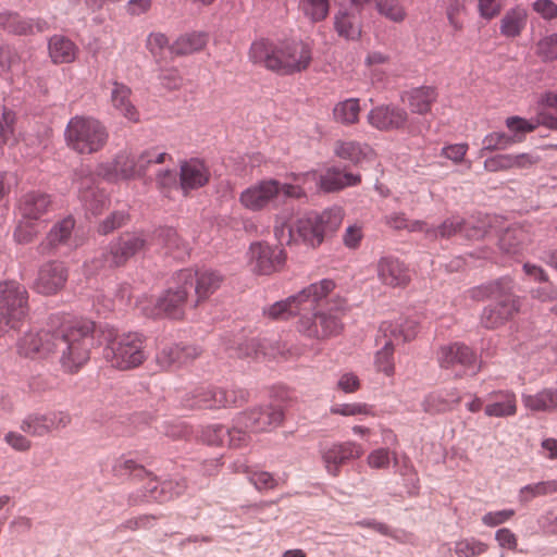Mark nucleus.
I'll list each match as a JSON object with an SVG mask.
<instances>
[{
	"instance_id": "obj_1",
	"label": "nucleus",
	"mask_w": 557,
	"mask_h": 557,
	"mask_svg": "<svg viewBox=\"0 0 557 557\" xmlns=\"http://www.w3.org/2000/svg\"><path fill=\"white\" fill-rule=\"evenodd\" d=\"M250 58L271 71L289 75L308 69L312 53L311 48L302 41L274 47L265 40H259L251 45Z\"/></svg>"
},
{
	"instance_id": "obj_2",
	"label": "nucleus",
	"mask_w": 557,
	"mask_h": 557,
	"mask_svg": "<svg viewBox=\"0 0 557 557\" xmlns=\"http://www.w3.org/2000/svg\"><path fill=\"white\" fill-rule=\"evenodd\" d=\"M95 324L90 321L76 322L65 331L58 332L57 349L60 368L64 373L76 374L89 361Z\"/></svg>"
},
{
	"instance_id": "obj_3",
	"label": "nucleus",
	"mask_w": 557,
	"mask_h": 557,
	"mask_svg": "<svg viewBox=\"0 0 557 557\" xmlns=\"http://www.w3.org/2000/svg\"><path fill=\"white\" fill-rule=\"evenodd\" d=\"M106 339L103 357L114 369L121 371L140 367L148 358L146 338L137 332L119 334L112 329L102 332Z\"/></svg>"
},
{
	"instance_id": "obj_4",
	"label": "nucleus",
	"mask_w": 557,
	"mask_h": 557,
	"mask_svg": "<svg viewBox=\"0 0 557 557\" xmlns=\"http://www.w3.org/2000/svg\"><path fill=\"white\" fill-rule=\"evenodd\" d=\"M166 158H170L168 153L156 150L144 151L139 156L121 150L112 161L99 163L96 175L110 183L129 181L144 175L150 164H161Z\"/></svg>"
},
{
	"instance_id": "obj_5",
	"label": "nucleus",
	"mask_w": 557,
	"mask_h": 557,
	"mask_svg": "<svg viewBox=\"0 0 557 557\" xmlns=\"http://www.w3.org/2000/svg\"><path fill=\"white\" fill-rule=\"evenodd\" d=\"M281 194L285 198L297 200L307 197V191L300 184L295 182L281 183L275 178H264L245 188L239 194L238 201L246 210L260 212L274 203Z\"/></svg>"
},
{
	"instance_id": "obj_6",
	"label": "nucleus",
	"mask_w": 557,
	"mask_h": 557,
	"mask_svg": "<svg viewBox=\"0 0 557 557\" xmlns=\"http://www.w3.org/2000/svg\"><path fill=\"white\" fill-rule=\"evenodd\" d=\"M66 145L79 154L97 153L109 140L106 125L98 119L75 115L67 122L64 131Z\"/></svg>"
},
{
	"instance_id": "obj_7",
	"label": "nucleus",
	"mask_w": 557,
	"mask_h": 557,
	"mask_svg": "<svg viewBox=\"0 0 557 557\" xmlns=\"http://www.w3.org/2000/svg\"><path fill=\"white\" fill-rule=\"evenodd\" d=\"M28 312V293L26 288L15 281L0 283V315L5 323L17 327L18 323Z\"/></svg>"
},
{
	"instance_id": "obj_8",
	"label": "nucleus",
	"mask_w": 557,
	"mask_h": 557,
	"mask_svg": "<svg viewBox=\"0 0 557 557\" xmlns=\"http://www.w3.org/2000/svg\"><path fill=\"white\" fill-rule=\"evenodd\" d=\"M194 273L190 269L178 271L174 276L175 286L168 288L160 297L161 317L182 319L190 288L194 287Z\"/></svg>"
},
{
	"instance_id": "obj_9",
	"label": "nucleus",
	"mask_w": 557,
	"mask_h": 557,
	"mask_svg": "<svg viewBox=\"0 0 557 557\" xmlns=\"http://www.w3.org/2000/svg\"><path fill=\"white\" fill-rule=\"evenodd\" d=\"M149 243V236L145 233H125L112 243L107 252L98 260L99 268H117L124 265L133 256L145 250Z\"/></svg>"
},
{
	"instance_id": "obj_10",
	"label": "nucleus",
	"mask_w": 557,
	"mask_h": 557,
	"mask_svg": "<svg viewBox=\"0 0 557 557\" xmlns=\"http://www.w3.org/2000/svg\"><path fill=\"white\" fill-rule=\"evenodd\" d=\"M367 122L381 132L407 131L411 134L419 132L408 112L393 103L372 108L367 114Z\"/></svg>"
},
{
	"instance_id": "obj_11",
	"label": "nucleus",
	"mask_w": 557,
	"mask_h": 557,
	"mask_svg": "<svg viewBox=\"0 0 557 557\" xmlns=\"http://www.w3.org/2000/svg\"><path fill=\"white\" fill-rule=\"evenodd\" d=\"M288 177L304 188L309 182H315L318 187L325 193L339 191L349 186H356L361 183V176L350 172H342L339 169L329 168L323 174L319 175L315 171L307 173H292Z\"/></svg>"
},
{
	"instance_id": "obj_12",
	"label": "nucleus",
	"mask_w": 557,
	"mask_h": 557,
	"mask_svg": "<svg viewBox=\"0 0 557 557\" xmlns=\"http://www.w3.org/2000/svg\"><path fill=\"white\" fill-rule=\"evenodd\" d=\"M336 284L333 280L323 278L305 287L296 295V299L300 301L305 313L312 311L317 304L327 298L330 310L346 311L348 309L347 299L338 294H334Z\"/></svg>"
},
{
	"instance_id": "obj_13",
	"label": "nucleus",
	"mask_w": 557,
	"mask_h": 557,
	"mask_svg": "<svg viewBox=\"0 0 557 557\" xmlns=\"http://www.w3.org/2000/svg\"><path fill=\"white\" fill-rule=\"evenodd\" d=\"M71 422L72 417L67 411L48 410L27 414L21 421L20 429L30 436L44 437L67 428Z\"/></svg>"
},
{
	"instance_id": "obj_14",
	"label": "nucleus",
	"mask_w": 557,
	"mask_h": 557,
	"mask_svg": "<svg viewBox=\"0 0 557 557\" xmlns=\"http://www.w3.org/2000/svg\"><path fill=\"white\" fill-rule=\"evenodd\" d=\"M345 311L317 312L313 317H301L298 321V331L307 337L325 339L341 334L343 323L339 313Z\"/></svg>"
},
{
	"instance_id": "obj_15",
	"label": "nucleus",
	"mask_w": 557,
	"mask_h": 557,
	"mask_svg": "<svg viewBox=\"0 0 557 557\" xmlns=\"http://www.w3.org/2000/svg\"><path fill=\"white\" fill-rule=\"evenodd\" d=\"M286 261V252L281 246L264 242L250 245L249 264L255 273L269 275L280 271Z\"/></svg>"
},
{
	"instance_id": "obj_16",
	"label": "nucleus",
	"mask_w": 557,
	"mask_h": 557,
	"mask_svg": "<svg viewBox=\"0 0 557 557\" xmlns=\"http://www.w3.org/2000/svg\"><path fill=\"white\" fill-rule=\"evenodd\" d=\"M58 332L41 330L28 332L17 342V352L24 357H47L57 349Z\"/></svg>"
},
{
	"instance_id": "obj_17",
	"label": "nucleus",
	"mask_w": 557,
	"mask_h": 557,
	"mask_svg": "<svg viewBox=\"0 0 557 557\" xmlns=\"http://www.w3.org/2000/svg\"><path fill=\"white\" fill-rule=\"evenodd\" d=\"M363 447L352 441L334 443L322 451V459L327 472L334 476L338 475L339 468L363 455Z\"/></svg>"
},
{
	"instance_id": "obj_18",
	"label": "nucleus",
	"mask_w": 557,
	"mask_h": 557,
	"mask_svg": "<svg viewBox=\"0 0 557 557\" xmlns=\"http://www.w3.org/2000/svg\"><path fill=\"white\" fill-rule=\"evenodd\" d=\"M76 175L79 198L86 210L95 215L101 213L109 206V198L103 191L94 187L95 177L88 169L82 168Z\"/></svg>"
},
{
	"instance_id": "obj_19",
	"label": "nucleus",
	"mask_w": 557,
	"mask_h": 557,
	"mask_svg": "<svg viewBox=\"0 0 557 557\" xmlns=\"http://www.w3.org/2000/svg\"><path fill=\"white\" fill-rule=\"evenodd\" d=\"M184 406L189 409H214L225 407L228 399L222 388L213 386H198L187 393L184 397Z\"/></svg>"
},
{
	"instance_id": "obj_20",
	"label": "nucleus",
	"mask_w": 557,
	"mask_h": 557,
	"mask_svg": "<svg viewBox=\"0 0 557 557\" xmlns=\"http://www.w3.org/2000/svg\"><path fill=\"white\" fill-rule=\"evenodd\" d=\"M376 271L381 283L388 287L404 288L411 281L408 267L394 257L381 258L377 262Z\"/></svg>"
},
{
	"instance_id": "obj_21",
	"label": "nucleus",
	"mask_w": 557,
	"mask_h": 557,
	"mask_svg": "<svg viewBox=\"0 0 557 557\" xmlns=\"http://www.w3.org/2000/svg\"><path fill=\"white\" fill-rule=\"evenodd\" d=\"M288 240L302 243L313 249L323 244L321 232L314 222L312 210L295 220L288 230Z\"/></svg>"
},
{
	"instance_id": "obj_22",
	"label": "nucleus",
	"mask_w": 557,
	"mask_h": 557,
	"mask_svg": "<svg viewBox=\"0 0 557 557\" xmlns=\"http://www.w3.org/2000/svg\"><path fill=\"white\" fill-rule=\"evenodd\" d=\"M67 281V271L61 262L44 264L35 282V289L44 295H52L62 289Z\"/></svg>"
},
{
	"instance_id": "obj_23",
	"label": "nucleus",
	"mask_w": 557,
	"mask_h": 557,
	"mask_svg": "<svg viewBox=\"0 0 557 557\" xmlns=\"http://www.w3.org/2000/svg\"><path fill=\"white\" fill-rule=\"evenodd\" d=\"M283 417L281 408L267 406L242 414L238 419V424L251 431H265L278 426L283 421Z\"/></svg>"
},
{
	"instance_id": "obj_24",
	"label": "nucleus",
	"mask_w": 557,
	"mask_h": 557,
	"mask_svg": "<svg viewBox=\"0 0 557 557\" xmlns=\"http://www.w3.org/2000/svg\"><path fill=\"white\" fill-rule=\"evenodd\" d=\"M539 162L540 157L533 153H505L487 158L484 161V169L487 172L528 170Z\"/></svg>"
},
{
	"instance_id": "obj_25",
	"label": "nucleus",
	"mask_w": 557,
	"mask_h": 557,
	"mask_svg": "<svg viewBox=\"0 0 557 557\" xmlns=\"http://www.w3.org/2000/svg\"><path fill=\"white\" fill-rule=\"evenodd\" d=\"M518 310V300L512 295H505L497 304L483 310L481 324L486 329H496L512 318Z\"/></svg>"
},
{
	"instance_id": "obj_26",
	"label": "nucleus",
	"mask_w": 557,
	"mask_h": 557,
	"mask_svg": "<svg viewBox=\"0 0 557 557\" xmlns=\"http://www.w3.org/2000/svg\"><path fill=\"white\" fill-rule=\"evenodd\" d=\"M518 404L515 392L498 389L488 394L484 413L488 418H510L517 414Z\"/></svg>"
},
{
	"instance_id": "obj_27",
	"label": "nucleus",
	"mask_w": 557,
	"mask_h": 557,
	"mask_svg": "<svg viewBox=\"0 0 557 557\" xmlns=\"http://www.w3.org/2000/svg\"><path fill=\"white\" fill-rule=\"evenodd\" d=\"M210 178L209 169L198 159H190L181 164L180 187L184 195L203 187Z\"/></svg>"
},
{
	"instance_id": "obj_28",
	"label": "nucleus",
	"mask_w": 557,
	"mask_h": 557,
	"mask_svg": "<svg viewBox=\"0 0 557 557\" xmlns=\"http://www.w3.org/2000/svg\"><path fill=\"white\" fill-rule=\"evenodd\" d=\"M379 332L377 343H380L381 337L392 339L395 344L406 343L416 338L419 332V323L409 318H400L395 322L384 321L381 323Z\"/></svg>"
},
{
	"instance_id": "obj_29",
	"label": "nucleus",
	"mask_w": 557,
	"mask_h": 557,
	"mask_svg": "<svg viewBox=\"0 0 557 557\" xmlns=\"http://www.w3.org/2000/svg\"><path fill=\"white\" fill-rule=\"evenodd\" d=\"M201 355L197 346L170 345L157 354V362L163 369L181 367L189 363Z\"/></svg>"
},
{
	"instance_id": "obj_30",
	"label": "nucleus",
	"mask_w": 557,
	"mask_h": 557,
	"mask_svg": "<svg viewBox=\"0 0 557 557\" xmlns=\"http://www.w3.org/2000/svg\"><path fill=\"white\" fill-rule=\"evenodd\" d=\"M437 96L434 87L421 86L404 92L401 100L412 114L425 115L431 112Z\"/></svg>"
},
{
	"instance_id": "obj_31",
	"label": "nucleus",
	"mask_w": 557,
	"mask_h": 557,
	"mask_svg": "<svg viewBox=\"0 0 557 557\" xmlns=\"http://www.w3.org/2000/svg\"><path fill=\"white\" fill-rule=\"evenodd\" d=\"M437 359L444 369H450L456 364L470 367L475 361V354L465 344L453 343L440 348Z\"/></svg>"
},
{
	"instance_id": "obj_32",
	"label": "nucleus",
	"mask_w": 557,
	"mask_h": 557,
	"mask_svg": "<svg viewBox=\"0 0 557 557\" xmlns=\"http://www.w3.org/2000/svg\"><path fill=\"white\" fill-rule=\"evenodd\" d=\"M51 207L50 196L41 191L26 193L20 200L18 210L22 219L39 221Z\"/></svg>"
},
{
	"instance_id": "obj_33",
	"label": "nucleus",
	"mask_w": 557,
	"mask_h": 557,
	"mask_svg": "<svg viewBox=\"0 0 557 557\" xmlns=\"http://www.w3.org/2000/svg\"><path fill=\"white\" fill-rule=\"evenodd\" d=\"M132 89L123 83L114 82L111 89V103L125 119L138 123L140 114L132 99Z\"/></svg>"
},
{
	"instance_id": "obj_34",
	"label": "nucleus",
	"mask_w": 557,
	"mask_h": 557,
	"mask_svg": "<svg viewBox=\"0 0 557 557\" xmlns=\"http://www.w3.org/2000/svg\"><path fill=\"white\" fill-rule=\"evenodd\" d=\"M460 400L461 396L457 388H444L430 393L424 398L422 407L426 412L440 413L450 410Z\"/></svg>"
},
{
	"instance_id": "obj_35",
	"label": "nucleus",
	"mask_w": 557,
	"mask_h": 557,
	"mask_svg": "<svg viewBox=\"0 0 557 557\" xmlns=\"http://www.w3.org/2000/svg\"><path fill=\"white\" fill-rule=\"evenodd\" d=\"M521 400L525 409L532 412L557 411V388L548 387L535 394H522Z\"/></svg>"
},
{
	"instance_id": "obj_36",
	"label": "nucleus",
	"mask_w": 557,
	"mask_h": 557,
	"mask_svg": "<svg viewBox=\"0 0 557 557\" xmlns=\"http://www.w3.org/2000/svg\"><path fill=\"white\" fill-rule=\"evenodd\" d=\"M312 213L323 242L338 231L344 220V210L337 206L322 211L312 210Z\"/></svg>"
},
{
	"instance_id": "obj_37",
	"label": "nucleus",
	"mask_w": 557,
	"mask_h": 557,
	"mask_svg": "<svg viewBox=\"0 0 557 557\" xmlns=\"http://www.w3.org/2000/svg\"><path fill=\"white\" fill-rule=\"evenodd\" d=\"M334 154L343 160L350 161L359 164L362 160L369 159L373 156V150L370 146L360 144L356 140H337L334 144Z\"/></svg>"
},
{
	"instance_id": "obj_38",
	"label": "nucleus",
	"mask_w": 557,
	"mask_h": 557,
	"mask_svg": "<svg viewBox=\"0 0 557 557\" xmlns=\"http://www.w3.org/2000/svg\"><path fill=\"white\" fill-rule=\"evenodd\" d=\"M194 286L197 296V304L208 299L218 290L223 282V277L215 271L203 270L194 272Z\"/></svg>"
},
{
	"instance_id": "obj_39",
	"label": "nucleus",
	"mask_w": 557,
	"mask_h": 557,
	"mask_svg": "<svg viewBox=\"0 0 557 557\" xmlns=\"http://www.w3.org/2000/svg\"><path fill=\"white\" fill-rule=\"evenodd\" d=\"M77 52V46L71 39L62 35H54L49 40V54L55 64L75 61Z\"/></svg>"
},
{
	"instance_id": "obj_40",
	"label": "nucleus",
	"mask_w": 557,
	"mask_h": 557,
	"mask_svg": "<svg viewBox=\"0 0 557 557\" xmlns=\"http://www.w3.org/2000/svg\"><path fill=\"white\" fill-rule=\"evenodd\" d=\"M208 42V35L202 32H193L180 36L170 47L175 55H188L201 51Z\"/></svg>"
},
{
	"instance_id": "obj_41",
	"label": "nucleus",
	"mask_w": 557,
	"mask_h": 557,
	"mask_svg": "<svg viewBox=\"0 0 557 557\" xmlns=\"http://www.w3.org/2000/svg\"><path fill=\"white\" fill-rule=\"evenodd\" d=\"M385 223L389 227L397 231H408V232H421L424 233L425 236H436V231L433 226H430L425 221L421 220H410L407 218L405 213L394 212L389 215L385 216Z\"/></svg>"
},
{
	"instance_id": "obj_42",
	"label": "nucleus",
	"mask_w": 557,
	"mask_h": 557,
	"mask_svg": "<svg viewBox=\"0 0 557 557\" xmlns=\"http://www.w3.org/2000/svg\"><path fill=\"white\" fill-rule=\"evenodd\" d=\"M360 99L348 98L337 102L333 108V119L336 123L344 126H351L359 122L360 119Z\"/></svg>"
},
{
	"instance_id": "obj_43",
	"label": "nucleus",
	"mask_w": 557,
	"mask_h": 557,
	"mask_svg": "<svg viewBox=\"0 0 557 557\" xmlns=\"http://www.w3.org/2000/svg\"><path fill=\"white\" fill-rule=\"evenodd\" d=\"M264 313L273 320H287L294 315L305 317V311L296 295L270 306Z\"/></svg>"
},
{
	"instance_id": "obj_44",
	"label": "nucleus",
	"mask_w": 557,
	"mask_h": 557,
	"mask_svg": "<svg viewBox=\"0 0 557 557\" xmlns=\"http://www.w3.org/2000/svg\"><path fill=\"white\" fill-rule=\"evenodd\" d=\"M557 492V479L528 484L519 490L521 504H528L535 497L552 495Z\"/></svg>"
},
{
	"instance_id": "obj_45",
	"label": "nucleus",
	"mask_w": 557,
	"mask_h": 557,
	"mask_svg": "<svg viewBox=\"0 0 557 557\" xmlns=\"http://www.w3.org/2000/svg\"><path fill=\"white\" fill-rule=\"evenodd\" d=\"M527 24V13L523 9L508 11L500 21V32L507 37H516Z\"/></svg>"
},
{
	"instance_id": "obj_46",
	"label": "nucleus",
	"mask_w": 557,
	"mask_h": 557,
	"mask_svg": "<svg viewBox=\"0 0 557 557\" xmlns=\"http://www.w3.org/2000/svg\"><path fill=\"white\" fill-rule=\"evenodd\" d=\"M519 143H522V138L519 136H509L504 132H493L483 138L480 156L483 157L485 151L505 150Z\"/></svg>"
},
{
	"instance_id": "obj_47",
	"label": "nucleus",
	"mask_w": 557,
	"mask_h": 557,
	"mask_svg": "<svg viewBox=\"0 0 557 557\" xmlns=\"http://www.w3.org/2000/svg\"><path fill=\"white\" fill-rule=\"evenodd\" d=\"M488 550V544L476 537H463L455 542L454 553L457 557H480Z\"/></svg>"
},
{
	"instance_id": "obj_48",
	"label": "nucleus",
	"mask_w": 557,
	"mask_h": 557,
	"mask_svg": "<svg viewBox=\"0 0 557 557\" xmlns=\"http://www.w3.org/2000/svg\"><path fill=\"white\" fill-rule=\"evenodd\" d=\"M236 472L247 473L249 475V481L255 485V487L259 491L262 490H273L277 485L276 479L267 471H250L249 467L246 463H234Z\"/></svg>"
},
{
	"instance_id": "obj_49",
	"label": "nucleus",
	"mask_w": 557,
	"mask_h": 557,
	"mask_svg": "<svg viewBox=\"0 0 557 557\" xmlns=\"http://www.w3.org/2000/svg\"><path fill=\"white\" fill-rule=\"evenodd\" d=\"M334 27L341 37L355 40L361 35V27L349 13H338L335 16Z\"/></svg>"
},
{
	"instance_id": "obj_50",
	"label": "nucleus",
	"mask_w": 557,
	"mask_h": 557,
	"mask_svg": "<svg viewBox=\"0 0 557 557\" xmlns=\"http://www.w3.org/2000/svg\"><path fill=\"white\" fill-rule=\"evenodd\" d=\"M375 8L380 15L394 23H403L407 17L399 0H375Z\"/></svg>"
},
{
	"instance_id": "obj_51",
	"label": "nucleus",
	"mask_w": 557,
	"mask_h": 557,
	"mask_svg": "<svg viewBox=\"0 0 557 557\" xmlns=\"http://www.w3.org/2000/svg\"><path fill=\"white\" fill-rule=\"evenodd\" d=\"M299 8L312 22H321L330 12V0H300Z\"/></svg>"
},
{
	"instance_id": "obj_52",
	"label": "nucleus",
	"mask_w": 557,
	"mask_h": 557,
	"mask_svg": "<svg viewBox=\"0 0 557 557\" xmlns=\"http://www.w3.org/2000/svg\"><path fill=\"white\" fill-rule=\"evenodd\" d=\"M214 432L219 433V438L211 441V443L215 445H223L227 442L230 446L240 447L248 440L247 433L240 428H233L230 430L223 425H219L214 429Z\"/></svg>"
},
{
	"instance_id": "obj_53",
	"label": "nucleus",
	"mask_w": 557,
	"mask_h": 557,
	"mask_svg": "<svg viewBox=\"0 0 557 557\" xmlns=\"http://www.w3.org/2000/svg\"><path fill=\"white\" fill-rule=\"evenodd\" d=\"M394 349L395 343L392 339L384 338L383 347L376 352L375 364L379 371L384 372L386 375L394 374Z\"/></svg>"
},
{
	"instance_id": "obj_54",
	"label": "nucleus",
	"mask_w": 557,
	"mask_h": 557,
	"mask_svg": "<svg viewBox=\"0 0 557 557\" xmlns=\"http://www.w3.org/2000/svg\"><path fill=\"white\" fill-rule=\"evenodd\" d=\"M331 413L344 417L374 416L373 407L364 403L337 404L331 407Z\"/></svg>"
},
{
	"instance_id": "obj_55",
	"label": "nucleus",
	"mask_w": 557,
	"mask_h": 557,
	"mask_svg": "<svg viewBox=\"0 0 557 557\" xmlns=\"http://www.w3.org/2000/svg\"><path fill=\"white\" fill-rule=\"evenodd\" d=\"M75 222L72 218H66L54 225L48 235L50 246H57L65 243L74 228Z\"/></svg>"
},
{
	"instance_id": "obj_56",
	"label": "nucleus",
	"mask_w": 557,
	"mask_h": 557,
	"mask_svg": "<svg viewBox=\"0 0 557 557\" xmlns=\"http://www.w3.org/2000/svg\"><path fill=\"white\" fill-rule=\"evenodd\" d=\"M506 127L512 133L511 136H519L522 141L525 138V134L532 133L537 128V124L534 121H529L520 116H509L506 119Z\"/></svg>"
},
{
	"instance_id": "obj_57",
	"label": "nucleus",
	"mask_w": 557,
	"mask_h": 557,
	"mask_svg": "<svg viewBox=\"0 0 557 557\" xmlns=\"http://www.w3.org/2000/svg\"><path fill=\"white\" fill-rule=\"evenodd\" d=\"M521 230H507L499 239V248L509 255H517L521 250Z\"/></svg>"
},
{
	"instance_id": "obj_58",
	"label": "nucleus",
	"mask_w": 557,
	"mask_h": 557,
	"mask_svg": "<svg viewBox=\"0 0 557 557\" xmlns=\"http://www.w3.org/2000/svg\"><path fill=\"white\" fill-rule=\"evenodd\" d=\"M392 459L396 462V453H391L386 448H377L372 450L367 457V463L372 469H387Z\"/></svg>"
},
{
	"instance_id": "obj_59",
	"label": "nucleus",
	"mask_w": 557,
	"mask_h": 557,
	"mask_svg": "<svg viewBox=\"0 0 557 557\" xmlns=\"http://www.w3.org/2000/svg\"><path fill=\"white\" fill-rule=\"evenodd\" d=\"M3 26L13 34L27 35L33 33L34 24L32 21L24 20L16 14H8L1 22Z\"/></svg>"
},
{
	"instance_id": "obj_60",
	"label": "nucleus",
	"mask_w": 557,
	"mask_h": 557,
	"mask_svg": "<svg viewBox=\"0 0 557 557\" xmlns=\"http://www.w3.org/2000/svg\"><path fill=\"white\" fill-rule=\"evenodd\" d=\"M185 490H186L185 480L165 481V482L161 483L160 496H153V498L158 499L159 502H166L169 499H172L173 497L182 495Z\"/></svg>"
},
{
	"instance_id": "obj_61",
	"label": "nucleus",
	"mask_w": 557,
	"mask_h": 557,
	"mask_svg": "<svg viewBox=\"0 0 557 557\" xmlns=\"http://www.w3.org/2000/svg\"><path fill=\"white\" fill-rule=\"evenodd\" d=\"M515 515L516 511L513 509L490 511L482 517V522L486 527L495 528L509 521Z\"/></svg>"
},
{
	"instance_id": "obj_62",
	"label": "nucleus",
	"mask_w": 557,
	"mask_h": 557,
	"mask_svg": "<svg viewBox=\"0 0 557 557\" xmlns=\"http://www.w3.org/2000/svg\"><path fill=\"white\" fill-rule=\"evenodd\" d=\"M4 442L14 450L20 453L28 451L33 444L24 434L10 431L4 435Z\"/></svg>"
},
{
	"instance_id": "obj_63",
	"label": "nucleus",
	"mask_w": 557,
	"mask_h": 557,
	"mask_svg": "<svg viewBox=\"0 0 557 557\" xmlns=\"http://www.w3.org/2000/svg\"><path fill=\"white\" fill-rule=\"evenodd\" d=\"M136 306L146 317L161 318L159 297L144 296L137 300Z\"/></svg>"
},
{
	"instance_id": "obj_64",
	"label": "nucleus",
	"mask_w": 557,
	"mask_h": 557,
	"mask_svg": "<svg viewBox=\"0 0 557 557\" xmlns=\"http://www.w3.org/2000/svg\"><path fill=\"white\" fill-rule=\"evenodd\" d=\"M128 215L124 212L116 211L108 216L98 227L99 233L107 235L115 228L121 227L126 223Z\"/></svg>"
}]
</instances>
